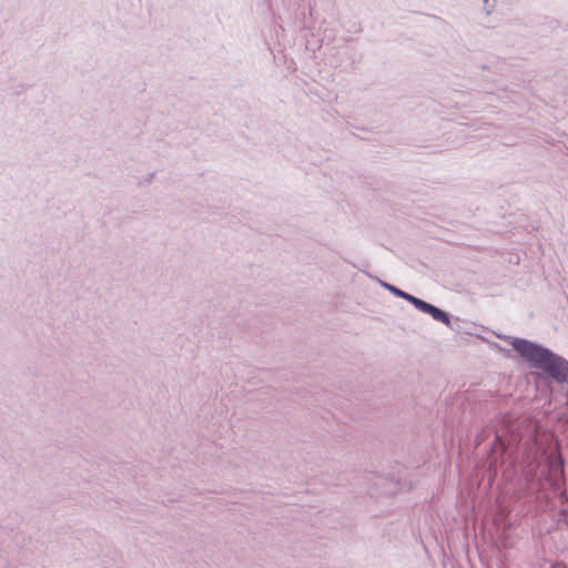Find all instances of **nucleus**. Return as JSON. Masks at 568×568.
I'll return each instance as SVG.
<instances>
[{"label":"nucleus","mask_w":568,"mask_h":568,"mask_svg":"<svg viewBox=\"0 0 568 568\" xmlns=\"http://www.w3.org/2000/svg\"><path fill=\"white\" fill-rule=\"evenodd\" d=\"M551 568H567L564 562H555L552 564Z\"/></svg>","instance_id":"obj_8"},{"label":"nucleus","mask_w":568,"mask_h":568,"mask_svg":"<svg viewBox=\"0 0 568 568\" xmlns=\"http://www.w3.org/2000/svg\"><path fill=\"white\" fill-rule=\"evenodd\" d=\"M154 176H155V172L148 174V176L145 178V182L151 183L153 181Z\"/></svg>","instance_id":"obj_6"},{"label":"nucleus","mask_w":568,"mask_h":568,"mask_svg":"<svg viewBox=\"0 0 568 568\" xmlns=\"http://www.w3.org/2000/svg\"><path fill=\"white\" fill-rule=\"evenodd\" d=\"M509 342L513 348L528 362L531 367L546 373L557 383L561 384L568 379V361L554 353L541 344L526 338L500 336Z\"/></svg>","instance_id":"obj_1"},{"label":"nucleus","mask_w":568,"mask_h":568,"mask_svg":"<svg viewBox=\"0 0 568 568\" xmlns=\"http://www.w3.org/2000/svg\"><path fill=\"white\" fill-rule=\"evenodd\" d=\"M379 283H381V285H382L384 288H386V290L390 291V283H388V282H386V281H379Z\"/></svg>","instance_id":"obj_7"},{"label":"nucleus","mask_w":568,"mask_h":568,"mask_svg":"<svg viewBox=\"0 0 568 568\" xmlns=\"http://www.w3.org/2000/svg\"><path fill=\"white\" fill-rule=\"evenodd\" d=\"M418 305H419V308H418L419 312L428 314L432 316V318L434 321L440 322V323L445 324L446 326L452 327L450 315L447 312L443 311L442 308H439L424 300L422 303H418Z\"/></svg>","instance_id":"obj_4"},{"label":"nucleus","mask_w":568,"mask_h":568,"mask_svg":"<svg viewBox=\"0 0 568 568\" xmlns=\"http://www.w3.org/2000/svg\"><path fill=\"white\" fill-rule=\"evenodd\" d=\"M548 481L555 493H559L560 496L567 500V494L562 490L565 483V468L564 460L561 457L548 459Z\"/></svg>","instance_id":"obj_2"},{"label":"nucleus","mask_w":568,"mask_h":568,"mask_svg":"<svg viewBox=\"0 0 568 568\" xmlns=\"http://www.w3.org/2000/svg\"><path fill=\"white\" fill-rule=\"evenodd\" d=\"M393 295L397 296V297H402L404 300H406L407 302H409L410 304H413L417 310L419 308V305L418 303H422L423 300L407 293V292H404L403 290L396 287L393 285Z\"/></svg>","instance_id":"obj_5"},{"label":"nucleus","mask_w":568,"mask_h":568,"mask_svg":"<svg viewBox=\"0 0 568 568\" xmlns=\"http://www.w3.org/2000/svg\"><path fill=\"white\" fill-rule=\"evenodd\" d=\"M412 480L409 471L402 465L393 466V494L409 491Z\"/></svg>","instance_id":"obj_3"}]
</instances>
